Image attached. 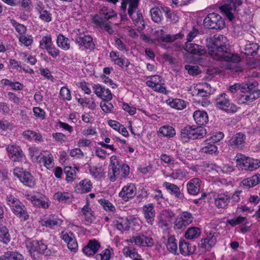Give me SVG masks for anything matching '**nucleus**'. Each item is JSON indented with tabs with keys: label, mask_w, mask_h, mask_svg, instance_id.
Segmentation results:
<instances>
[{
	"label": "nucleus",
	"mask_w": 260,
	"mask_h": 260,
	"mask_svg": "<svg viewBox=\"0 0 260 260\" xmlns=\"http://www.w3.org/2000/svg\"><path fill=\"white\" fill-rule=\"evenodd\" d=\"M152 20L156 23H159L162 20V15L160 10L158 7L152 8L150 10Z\"/></svg>",
	"instance_id": "obj_42"
},
{
	"label": "nucleus",
	"mask_w": 260,
	"mask_h": 260,
	"mask_svg": "<svg viewBox=\"0 0 260 260\" xmlns=\"http://www.w3.org/2000/svg\"><path fill=\"white\" fill-rule=\"evenodd\" d=\"M6 201L7 205L15 215L23 221L29 218L25 206L17 198L10 194L7 196Z\"/></svg>",
	"instance_id": "obj_3"
},
{
	"label": "nucleus",
	"mask_w": 260,
	"mask_h": 260,
	"mask_svg": "<svg viewBox=\"0 0 260 260\" xmlns=\"http://www.w3.org/2000/svg\"><path fill=\"white\" fill-rule=\"evenodd\" d=\"M116 228L118 230H129L130 228V222L127 218H120L116 221Z\"/></svg>",
	"instance_id": "obj_40"
},
{
	"label": "nucleus",
	"mask_w": 260,
	"mask_h": 260,
	"mask_svg": "<svg viewBox=\"0 0 260 260\" xmlns=\"http://www.w3.org/2000/svg\"><path fill=\"white\" fill-rule=\"evenodd\" d=\"M201 229L197 227H191L185 233V237L187 239L197 238L201 234Z\"/></svg>",
	"instance_id": "obj_39"
},
{
	"label": "nucleus",
	"mask_w": 260,
	"mask_h": 260,
	"mask_svg": "<svg viewBox=\"0 0 260 260\" xmlns=\"http://www.w3.org/2000/svg\"><path fill=\"white\" fill-rule=\"evenodd\" d=\"M79 185L81 188V193L89 192L92 187V184L90 180L86 179L80 182Z\"/></svg>",
	"instance_id": "obj_45"
},
{
	"label": "nucleus",
	"mask_w": 260,
	"mask_h": 260,
	"mask_svg": "<svg viewBox=\"0 0 260 260\" xmlns=\"http://www.w3.org/2000/svg\"><path fill=\"white\" fill-rule=\"evenodd\" d=\"M13 174L24 185L30 188H33L36 186V182L34 177L29 172L23 171L22 168L19 167L14 168Z\"/></svg>",
	"instance_id": "obj_7"
},
{
	"label": "nucleus",
	"mask_w": 260,
	"mask_h": 260,
	"mask_svg": "<svg viewBox=\"0 0 260 260\" xmlns=\"http://www.w3.org/2000/svg\"><path fill=\"white\" fill-rule=\"evenodd\" d=\"M156 35L158 39L164 42H172L174 41V38H171L170 35L165 34V31L162 29L157 30L156 31Z\"/></svg>",
	"instance_id": "obj_52"
},
{
	"label": "nucleus",
	"mask_w": 260,
	"mask_h": 260,
	"mask_svg": "<svg viewBox=\"0 0 260 260\" xmlns=\"http://www.w3.org/2000/svg\"><path fill=\"white\" fill-rule=\"evenodd\" d=\"M39 13V18L43 21L49 22L52 20V15L47 10H44Z\"/></svg>",
	"instance_id": "obj_59"
},
{
	"label": "nucleus",
	"mask_w": 260,
	"mask_h": 260,
	"mask_svg": "<svg viewBox=\"0 0 260 260\" xmlns=\"http://www.w3.org/2000/svg\"><path fill=\"white\" fill-rule=\"evenodd\" d=\"M165 13L167 18L169 19L173 23L177 22L179 20V16L174 12H171L170 9L168 7H165L162 9Z\"/></svg>",
	"instance_id": "obj_51"
},
{
	"label": "nucleus",
	"mask_w": 260,
	"mask_h": 260,
	"mask_svg": "<svg viewBox=\"0 0 260 260\" xmlns=\"http://www.w3.org/2000/svg\"><path fill=\"white\" fill-rule=\"evenodd\" d=\"M228 39L222 35H215L210 38L207 45L208 53L217 60H223L229 62L237 63L241 60L237 54L229 51Z\"/></svg>",
	"instance_id": "obj_1"
},
{
	"label": "nucleus",
	"mask_w": 260,
	"mask_h": 260,
	"mask_svg": "<svg viewBox=\"0 0 260 260\" xmlns=\"http://www.w3.org/2000/svg\"><path fill=\"white\" fill-rule=\"evenodd\" d=\"M192 221V214L188 212H183L181 215V219L176 224L178 229L185 226Z\"/></svg>",
	"instance_id": "obj_35"
},
{
	"label": "nucleus",
	"mask_w": 260,
	"mask_h": 260,
	"mask_svg": "<svg viewBox=\"0 0 260 260\" xmlns=\"http://www.w3.org/2000/svg\"><path fill=\"white\" fill-rule=\"evenodd\" d=\"M38 161L42 163L47 168L50 169L54 166L52 155L48 151H44L43 153L38 156Z\"/></svg>",
	"instance_id": "obj_23"
},
{
	"label": "nucleus",
	"mask_w": 260,
	"mask_h": 260,
	"mask_svg": "<svg viewBox=\"0 0 260 260\" xmlns=\"http://www.w3.org/2000/svg\"><path fill=\"white\" fill-rule=\"evenodd\" d=\"M184 50L190 54L202 56L206 54V49L204 46L193 43H186Z\"/></svg>",
	"instance_id": "obj_19"
},
{
	"label": "nucleus",
	"mask_w": 260,
	"mask_h": 260,
	"mask_svg": "<svg viewBox=\"0 0 260 260\" xmlns=\"http://www.w3.org/2000/svg\"><path fill=\"white\" fill-rule=\"evenodd\" d=\"M98 202L106 211L114 212L116 210L114 206L107 200L104 199H100L98 200Z\"/></svg>",
	"instance_id": "obj_47"
},
{
	"label": "nucleus",
	"mask_w": 260,
	"mask_h": 260,
	"mask_svg": "<svg viewBox=\"0 0 260 260\" xmlns=\"http://www.w3.org/2000/svg\"><path fill=\"white\" fill-rule=\"evenodd\" d=\"M193 117L196 123L201 126L208 122V115L203 110H196L194 112Z\"/></svg>",
	"instance_id": "obj_28"
},
{
	"label": "nucleus",
	"mask_w": 260,
	"mask_h": 260,
	"mask_svg": "<svg viewBox=\"0 0 260 260\" xmlns=\"http://www.w3.org/2000/svg\"><path fill=\"white\" fill-rule=\"evenodd\" d=\"M116 15V13L113 10L104 7L101 9L100 16L97 15L94 16L93 22L96 26L111 34L113 32V30L108 20Z\"/></svg>",
	"instance_id": "obj_2"
},
{
	"label": "nucleus",
	"mask_w": 260,
	"mask_h": 260,
	"mask_svg": "<svg viewBox=\"0 0 260 260\" xmlns=\"http://www.w3.org/2000/svg\"><path fill=\"white\" fill-rule=\"evenodd\" d=\"M169 105L173 108L178 110H182L186 107L185 101L179 99L172 100L169 103Z\"/></svg>",
	"instance_id": "obj_49"
},
{
	"label": "nucleus",
	"mask_w": 260,
	"mask_h": 260,
	"mask_svg": "<svg viewBox=\"0 0 260 260\" xmlns=\"http://www.w3.org/2000/svg\"><path fill=\"white\" fill-rule=\"evenodd\" d=\"M246 136L242 133L233 135L229 141V145L234 148L241 149L245 143Z\"/></svg>",
	"instance_id": "obj_16"
},
{
	"label": "nucleus",
	"mask_w": 260,
	"mask_h": 260,
	"mask_svg": "<svg viewBox=\"0 0 260 260\" xmlns=\"http://www.w3.org/2000/svg\"><path fill=\"white\" fill-rule=\"evenodd\" d=\"M215 106L226 112H236L237 107L230 103L228 96L224 93L218 95L215 100Z\"/></svg>",
	"instance_id": "obj_8"
},
{
	"label": "nucleus",
	"mask_w": 260,
	"mask_h": 260,
	"mask_svg": "<svg viewBox=\"0 0 260 260\" xmlns=\"http://www.w3.org/2000/svg\"><path fill=\"white\" fill-rule=\"evenodd\" d=\"M66 243L71 251L73 252L77 251L78 249L77 242L74 235L71 232L66 233Z\"/></svg>",
	"instance_id": "obj_31"
},
{
	"label": "nucleus",
	"mask_w": 260,
	"mask_h": 260,
	"mask_svg": "<svg viewBox=\"0 0 260 260\" xmlns=\"http://www.w3.org/2000/svg\"><path fill=\"white\" fill-rule=\"evenodd\" d=\"M0 260H24V257L18 252L7 251L0 256Z\"/></svg>",
	"instance_id": "obj_34"
},
{
	"label": "nucleus",
	"mask_w": 260,
	"mask_h": 260,
	"mask_svg": "<svg viewBox=\"0 0 260 260\" xmlns=\"http://www.w3.org/2000/svg\"><path fill=\"white\" fill-rule=\"evenodd\" d=\"M200 180L198 178H194L188 181L186 185L187 192L191 195H197L200 190Z\"/></svg>",
	"instance_id": "obj_24"
},
{
	"label": "nucleus",
	"mask_w": 260,
	"mask_h": 260,
	"mask_svg": "<svg viewBox=\"0 0 260 260\" xmlns=\"http://www.w3.org/2000/svg\"><path fill=\"white\" fill-rule=\"evenodd\" d=\"M38 246V241L33 240L26 243V247L31 256L35 257L36 254V247Z\"/></svg>",
	"instance_id": "obj_54"
},
{
	"label": "nucleus",
	"mask_w": 260,
	"mask_h": 260,
	"mask_svg": "<svg viewBox=\"0 0 260 260\" xmlns=\"http://www.w3.org/2000/svg\"><path fill=\"white\" fill-rule=\"evenodd\" d=\"M38 246V241L33 240L26 243V247L31 256L35 257L36 254V247Z\"/></svg>",
	"instance_id": "obj_55"
},
{
	"label": "nucleus",
	"mask_w": 260,
	"mask_h": 260,
	"mask_svg": "<svg viewBox=\"0 0 260 260\" xmlns=\"http://www.w3.org/2000/svg\"><path fill=\"white\" fill-rule=\"evenodd\" d=\"M123 252L125 256H129L132 258L137 257L138 256V253L136 249L133 247H125L123 250Z\"/></svg>",
	"instance_id": "obj_57"
},
{
	"label": "nucleus",
	"mask_w": 260,
	"mask_h": 260,
	"mask_svg": "<svg viewBox=\"0 0 260 260\" xmlns=\"http://www.w3.org/2000/svg\"><path fill=\"white\" fill-rule=\"evenodd\" d=\"M155 78L157 76L155 77ZM158 81H151L148 80L146 84V85L150 87H151L154 91L161 93L166 94L167 93V89L165 87H164L162 85L160 84L159 82L161 81V79L160 76H157Z\"/></svg>",
	"instance_id": "obj_32"
},
{
	"label": "nucleus",
	"mask_w": 260,
	"mask_h": 260,
	"mask_svg": "<svg viewBox=\"0 0 260 260\" xmlns=\"http://www.w3.org/2000/svg\"><path fill=\"white\" fill-rule=\"evenodd\" d=\"M224 137V135L222 132H217L215 134L211 136L209 139H207V142L209 141L212 143L215 144V143L219 142L221 139H222Z\"/></svg>",
	"instance_id": "obj_60"
},
{
	"label": "nucleus",
	"mask_w": 260,
	"mask_h": 260,
	"mask_svg": "<svg viewBox=\"0 0 260 260\" xmlns=\"http://www.w3.org/2000/svg\"><path fill=\"white\" fill-rule=\"evenodd\" d=\"M135 12H132V15H129V16L132 19L134 24L138 27V30L141 31L144 29L145 26L143 17L140 11H137L136 14H135Z\"/></svg>",
	"instance_id": "obj_27"
},
{
	"label": "nucleus",
	"mask_w": 260,
	"mask_h": 260,
	"mask_svg": "<svg viewBox=\"0 0 260 260\" xmlns=\"http://www.w3.org/2000/svg\"><path fill=\"white\" fill-rule=\"evenodd\" d=\"M81 212L85 216V219L88 222H92L94 220L93 212L90 209L89 206L86 205L81 210Z\"/></svg>",
	"instance_id": "obj_43"
},
{
	"label": "nucleus",
	"mask_w": 260,
	"mask_h": 260,
	"mask_svg": "<svg viewBox=\"0 0 260 260\" xmlns=\"http://www.w3.org/2000/svg\"><path fill=\"white\" fill-rule=\"evenodd\" d=\"M79 45L83 46L85 49L93 50L95 45L93 42L92 38L89 35H84L83 37H78L76 38Z\"/></svg>",
	"instance_id": "obj_26"
},
{
	"label": "nucleus",
	"mask_w": 260,
	"mask_h": 260,
	"mask_svg": "<svg viewBox=\"0 0 260 260\" xmlns=\"http://www.w3.org/2000/svg\"><path fill=\"white\" fill-rule=\"evenodd\" d=\"M257 84H258L256 82H254L250 85H240L239 91H240V92H242L244 93V94H245L247 92H249V91L251 90H258L256 88V87L257 85Z\"/></svg>",
	"instance_id": "obj_53"
},
{
	"label": "nucleus",
	"mask_w": 260,
	"mask_h": 260,
	"mask_svg": "<svg viewBox=\"0 0 260 260\" xmlns=\"http://www.w3.org/2000/svg\"><path fill=\"white\" fill-rule=\"evenodd\" d=\"M187 242L184 239H180L179 242V249L181 254L183 255H188V250H187Z\"/></svg>",
	"instance_id": "obj_61"
},
{
	"label": "nucleus",
	"mask_w": 260,
	"mask_h": 260,
	"mask_svg": "<svg viewBox=\"0 0 260 260\" xmlns=\"http://www.w3.org/2000/svg\"><path fill=\"white\" fill-rule=\"evenodd\" d=\"M27 199L35 206L43 209H47L50 205L49 199L44 195L38 194L28 197Z\"/></svg>",
	"instance_id": "obj_14"
},
{
	"label": "nucleus",
	"mask_w": 260,
	"mask_h": 260,
	"mask_svg": "<svg viewBox=\"0 0 260 260\" xmlns=\"http://www.w3.org/2000/svg\"><path fill=\"white\" fill-rule=\"evenodd\" d=\"M203 87L202 89H197V96L202 98L206 97L214 92V89L211 88L208 83H205L203 84Z\"/></svg>",
	"instance_id": "obj_37"
},
{
	"label": "nucleus",
	"mask_w": 260,
	"mask_h": 260,
	"mask_svg": "<svg viewBox=\"0 0 260 260\" xmlns=\"http://www.w3.org/2000/svg\"><path fill=\"white\" fill-rule=\"evenodd\" d=\"M214 205L218 209H226L231 200L229 192L217 193L214 195Z\"/></svg>",
	"instance_id": "obj_11"
},
{
	"label": "nucleus",
	"mask_w": 260,
	"mask_h": 260,
	"mask_svg": "<svg viewBox=\"0 0 260 260\" xmlns=\"http://www.w3.org/2000/svg\"><path fill=\"white\" fill-rule=\"evenodd\" d=\"M89 172L95 179H101L104 177V170L102 166H90Z\"/></svg>",
	"instance_id": "obj_36"
},
{
	"label": "nucleus",
	"mask_w": 260,
	"mask_h": 260,
	"mask_svg": "<svg viewBox=\"0 0 260 260\" xmlns=\"http://www.w3.org/2000/svg\"><path fill=\"white\" fill-rule=\"evenodd\" d=\"M140 0H122L121 9L125 12L127 5H128L127 13L128 15H132V12H136L138 8Z\"/></svg>",
	"instance_id": "obj_25"
},
{
	"label": "nucleus",
	"mask_w": 260,
	"mask_h": 260,
	"mask_svg": "<svg viewBox=\"0 0 260 260\" xmlns=\"http://www.w3.org/2000/svg\"><path fill=\"white\" fill-rule=\"evenodd\" d=\"M52 43L50 36H44L40 42V47L42 49L47 50L52 46Z\"/></svg>",
	"instance_id": "obj_56"
},
{
	"label": "nucleus",
	"mask_w": 260,
	"mask_h": 260,
	"mask_svg": "<svg viewBox=\"0 0 260 260\" xmlns=\"http://www.w3.org/2000/svg\"><path fill=\"white\" fill-rule=\"evenodd\" d=\"M180 138L184 142L189 140L199 139L203 138L206 134V129L202 126L187 125L180 132Z\"/></svg>",
	"instance_id": "obj_4"
},
{
	"label": "nucleus",
	"mask_w": 260,
	"mask_h": 260,
	"mask_svg": "<svg viewBox=\"0 0 260 260\" xmlns=\"http://www.w3.org/2000/svg\"><path fill=\"white\" fill-rule=\"evenodd\" d=\"M110 161L108 176L111 182H114L120 174L121 164L115 155L110 157Z\"/></svg>",
	"instance_id": "obj_10"
},
{
	"label": "nucleus",
	"mask_w": 260,
	"mask_h": 260,
	"mask_svg": "<svg viewBox=\"0 0 260 260\" xmlns=\"http://www.w3.org/2000/svg\"><path fill=\"white\" fill-rule=\"evenodd\" d=\"M63 220L59 218L55 215L50 216L48 218L42 221V225L50 229L54 228L55 226L61 225Z\"/></svg>",
	"instance_id": "obj_29"
},
{
	"label": "nucleus",
	"mask_w": 260,
	"mask_h": 260,
	"mask_svg": "<svg viewBox=\"0 0 260 260\" xmlns=\"http://www.w3.org/2000/svg\"><path fill=\"white\" fill-rule=\"evenodd\" d=\"M167 250L174 255L178 254L177 253L178 246L177 240L175 236L170 235L169 236L166 244Z\"/></svg>",
	"instance_id": "obj_33"
},
{
	"label": "nucleus",
	"mask_w": 260,
	"mask_h": 260,
	"mask_svg": "<svg viewBox=\"0 0 260 260\" xmlns=\"http://www.w3.org/2000/svg\"><path fill=\"white\" fill-rule=\"evenodd\" d=\"M9 158L13 162H21L25 155L21 148L15 145H8L6 147Z\"/></svg>",
	"instance_id": "obj_9"
},
{
	"label": "nucleus",
	"mask_w": 260,
	"mask_h": 260,
	"mask_svg": "<svg viewBox=\"0 0 260 260\" xmlns=\"http://www.w3.org/2000/svg\"><path fill=\"white\" fill-rule=\"evenodd\" d=\"M208 142H207V140L205 141V146L201 149L200 152L207 154H212L216 152L217 147L213 143L209 141Z\"/></svg>",
	"instance_id": "obj_38"
},
{
	"label": "nucleus",
	"mask_w": 260,
	"mask_h": 260,
	"mask_svg": "<svg viewBox=\"0 0 260 260\" xmlns=\"http://www.w3.org/2000/svg\"><path fill=\"white\" fill-rule=\"evenodd\" d=\"M11 23L20 36L26 34L27 29L26 27L24 25L17 22L14 19L11 20Z\"/></svg>",
	"instance_id": "obj_50"
},
{
	"label": "nucleus",
	"mask_w": 260,
	"mask_h": 260,
	"mask_svg": "<svg viewBox=\"0 0 260 260\" xmlns=\"http://www.w3.org/2000/svg\"><path fill=\"white\" fill-rule=\"evenodd\" d=\"M109 101H105V102H101L100 104V107L102 110L106 113L111 112L114 108L112 104L109 102Z\"/></svg>",
	"instance_id": "obj_62"
},
{
	"label": "nucleus",
	"mask_w": 260,
	"mask_h": 260,
	"mask_svg": "<svg viewBox=\"0 0 260 260\" xmlns=\"http://www.w3.org/2000/svg\"><path fill=\"white\" fill-rule=\"evenodd\" d=\"M236 158L238 164L241 166L242 170L252 171L260 167V160L258 159L247 157L241 154H237Z\"/></svg>",
	"instance_id": "obj_5"
},
{
	"label": "nucleus",
	"mask_w": 260,
	"mask_h": 260,
	"mask_svg": "<svg viewBox=\"0 0 260 260\" xmlns=\"http://www.w3.org/2000/svg\"><path fill=\"white\" fill-rule=\"evenodd\" d=\"M100 247V243L96 240H90L87 245L82 249L83 252L87 256H91L95 254Z\"/></svg>",
	"instance_id": "obj_22"
},
{
	"label": "nucleus",
	"mask_w": 260,
	"mask_h": 260,
	"mask_svg": "<svg viewBox=\"0 0 260 260\" xmlns=\"http://www.w3.org/2000/svg\"><path fill=\"white\" fill-rule=\"evenodd\" d=\"M260 183V174H256L252 176L244 179L241 185L247 188H249L256 186Z\"/></svg>",
	"instance_id": "obj_30"
},
{
	"label": "nucleus",
	"mask_w": 260,
	"mask_h": 260,
	"mask_svg": "<svg viewBox=\"0 0 260 260\" xmlns=\"http://www.w3.org/2000/svg\"><path fill=\"white\" fill-rule=\"evenodd\" d=\"M218 233L210 231L206 234V237L201 240V247L209 251L216 243Z\"/></svg>",
	"instance_id": "obj_12"
},
{
	"label": "nucleus",
	"mask_w": 260,
	"mask_h": 260,
	"mask_svg": "<svg viewBox=\"0 0 260 260\" xmlns=\"http://www.w3.org/2000/svg\"><path fill=\"white\" fill-rule=\"evenodd\" d=\"M93 88L96 95L104 101H111L112 99V94L108 88H105L99 84H94Z\"/></svg>",
	"instance_id": "obj_18"
},
{
	"label": "nucleus",
	"mask_w": 260,
	"mask_h": 260,
	"mask_svg": "<svg viewBox=\"0 0 260 260\" xmlns=\"http://www.w3.org/2000/svg\"><path fill=\"white\" fill-rule=\"evenodd\" d=\"M137 188L133 183H128L123 187L119 193V197L125 202L133 199L136 194Z\"/></svg>",
	"instance_id": "obj_13"
},
{
	"label": "nucleus",
	"mask_w": 260,
	"mask_h": 260,
	"mask_svg": "<svg viewBox=\"0 0 260 260\" xmlns=\"http://www.w3.org/2000/svg\"><path fill=\"white\" fill-rule=\"evenodd\" d=\"M10 241V235L7 228L3 225H0V242L8 244Z\"/></svg>",
	"instance_id": "obj_41"
},
{
	"label": "nucleus",
	"mask_w": 260,
	"mask_h": 260,
	"mask_svg": "<svg viewBox=\"0 0 260 260\" xmlns=\"http://www.w3.org/2000/svg\"><path fill=\"white\" fill-rule=\"evenodd\" d=\"M220 9L222 12L225 14L229 20L231 21L233 20L234 17L232 13L233 8L231 4H224L221 6Z\"/></svg>",
	"instance_id": "obj_46"
},
{
	"label": "nucleus",
	"mask_w": 260,
	"mask_h": 260,
	"mask_svg": "<svg viewBox=\"0 0 260 260\" xmlns=\"http://www.w3.org/2000/svg\"><path fill=\"white\" fill-rule=\"evenodd\" d=\"M132 239L135 244L140 246L151 247L154 244L153 239L144 235H138L133 237Z\"/></svg>",
	"instance_id": "obj_21"
},
{
	"label": "nucleus",
	"mask_w": 260,
	"mask_h": 260,
	"mask_svg": "<svg viewBox=\"0 0 260 260\" xmlns=\"http://www.w3.org/2000/svg\"><path fill=\"white\" fill-rule=\"evenodd\" d=\"M76 170L77 168L66 167V181L68 182H71L77 178Z\"/></svg>",
	"instance_id": "obj_44"
},
{
	"label": "nucleus",
	"mask_w": 260,
	"mask_h": 260,
	"mask_svg": "<svg viewBox=\"0 0 260 260\" xmlns=\"http://www.w3.org/2000/svg\"><path fill=\"white\" fill-rule=\"evenodd\" d=\"M159 133L164 136L173 137L175 135V130L172 126H164L159 128Z\"/></svg>",
	"instance_id": "obj_48"
},
{
	"label": "nucleus",
	"mask_w": 260,
	"mask_h": 260,
	"mask_svg": "<svg viewBox=\"0 0 260 260\" xmlns=\"http://www.w3.org/2000/svg\"><path fill=\"white\" fill-rule=\"evenodd\" d=\"M19 41L26 47L30 46L33 43V39L31 36L20 35L19 38Z\"/></svg>",
	"instance_id": "obj_58"
},
{
	"label": "nucleus",
	"mask_w": 260,
	"mask_h": 260,
	"mask_svg": "<svg viewBox=\"0 0 260 260\" xmlns=\"http://www.w3.org/2000/svg\"><path fill=\"white\" fill-rule=\"evenodd\" d=\"M142 210L147 222L150 225H153L155 216V211L153 204L149 203L144 205Z\"/></svg>",
	"instance_id": "obj_20"
},
{
	"label": "nucleus",
	"mask_w": 260,
	"mask_h": 260,
	"mask_svg": "<svg viewBox=\"0 0 260 260\" xmlns=\"http://www.w3.org/2000/svg\"><path fill=\"white\" fill-rule=\"evenodd\" d=\"M163 187L173 196L182 201L186 200L183 192L180 191V188L176 185L168 182H164Z\"/></svg>",
	"instance_id": "obj_17"
},
{
	"label": "nucleus",
	"mask_w": 260,
	"mask_h": 260,
	"mask_svg": "<svg viewBox=\"0 0 260 260\" xmlns=\"http://www.w3.org/2000/svg\"><path fill=\"white\" fill-rule=\"evenodd\" d=\"M110 258V251L109 249H106L101 253L96 255V260H109Z\"/></svg>",
	"instance_id": "obj_64"
},
{
	"label": "nucleus",
	"mask_w": 260,
	"mask_h": 260,
	"mask_svg": "<svg viewBox=\"0 0 260 260\" xmlns=\"http://www.w3.org/2000/svg\"><path fill=\"white\" fill-rule=\"evenodd\" d=\"M260 96V90H254L249 91L245 94H239L238 102L239 104H249Z\"/></svg>",
	"instance_id": "obj_15"
},
{
	"label": "nucleus",
	"mask_w": 260,
	"mask_h": 260,
	"mask_svg": "<svg viewBox=\"0 0 260 260\" xmlns=\"http://www.w3.org/2000/svg\"><path fill=\"white\" fill-rule=\"evenodd\" d=\"M114 63L121 68H127L130 64L128 59L125 57H120L116 59Z\"/></svg>",
	"instance_id": "obj_63"
},
{
	"label": "nucleus",
	"mask_w": 260,
	"mask_h": 260,
	"mask_svg": "<svg viewBox=\"0 0 260 260\" xmlns=\"http://www.w3.org/2000/svg\"><path fill=\"white\" fill-rule=\"evenodd\" d=\"M203 24L210 29H221L224 26V20L217 13H212L205 17Z\"/></svg>",
	"instance_id": "obj_6"
}]
</instances>
